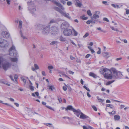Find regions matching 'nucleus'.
Here are the masks:
<instances>
[{
  "label": "nucleus",
  "instance_id": "obj_26",
  "mask_svg": "<svg viewBox=\"0 0 129 129\" xmlns=\"http://www.w3.org/2000/svg\"><path fill=\"white\" fill-rule=\"evenodd\" d=\"M89 75L90 76H91L93 77L94 78H96V75L94 74L92 72H90L89 73Z\"/></svg>",
  "mask_w": 129,
  "mask_h": 129
},
{
  "label": "nucleus",
  "instance_id": "obj_52",
  "mask_svg": "<svg viewBox=\"0 0 129 129\" xmlns=\"http://www.w3.org/2000/svg\"><path fill=\"white\" fill-rule=\"evenodd\" d=\"M125 107V106L123 105H120V109H121Z\"/></svg>",
  "mask_w": 129,
  "mask_h": 129
},
{
  "label": "nucleus",
  "instance_id": "obj_20",
  "mask_svg": "<svg viewBox=\"0 0 129 129\" xmlns=\"http://www.w3.org/2000/svg\"><path fill=\"white\" fill-rule=\"evenodd\" d=\"M93 20L94 21H97V20H96V19L99 18V16L98 15H96V14H94L93 15Z\"/></svg>",
  "mask_w": 129,
  "mask_h": 129
},
{
  "label": "nucleus",
  "instance_id": "obj_63",
  "mask_svg": "<svg viewBox=\"0 0 129 129\" xmlns=\"http://www.w3.org/2000/svg\"><path fill=\"white\" fill-rule=\"evenodd\" d=\"M69 73L70 74H73L74 73V72H73L71 71H69Z\"/></svg>",
  "mask_w": 129,
  "mask_h": 129
},
{
  "label": "nucleus",
  "instance_id": "obj_3",
  "mask_svg": "<svg viewBox=\"0 0 129 129\" xmlns=\"http://www.w3.org/2000/svg\"><path fill=\"white\" fill-rule=\"evenodd\" d=\"M28 5V10L32 13L33 15L35 16L36 14L35 12L36 11V7L34 5V3L31 1L28 2L27 3Z\"/></svg>",
  "mask_w": 129,
  "mask_h": 129
},
{
  "label": "nucleus",
  "instance_id": "obj_16",
  "mask_svg": "<svg viewBox=\"0 0 129 129\" xmlns=\"http://www.w3.org/2000/svg\"><path fill=\"white\" fill-rule=\"evenodd\" d=\"M66 110H71L73 111V112L75 111L78 112V111H76V110L73 108L72 106L71 105L68 106L67 108H66Z\"/></svg>",
  "mask_w": 129,
  "mask_h": 129
},
{
  "label": "nucleus",
  "instance_id": "obj_59",
  "mask_svg": "<svg viewBox=\"0 0 129 129\" xmlns=\"http://www.w3.org/2000/svg\"><path fill=\"white\" fill-rule=\"evenodd\" d=\"M90 54H87L85 56V58H88L89 56H90Z\"/></svg>",
  "mask_w": 129,
  "mask_h": 129
},
{
  "label": "nucleus",
  "instance_id": "obj_14",
  "mask_svg": "<svg viewBox=\"0 0 129 129\" xmlns=\"http://www.w3.org/2000/svg\"><path fill=\"white\" fill-rule=\"evenodd\" d=\"M43 25L41 24H37L35 25V27L36 29L40 30L43 28Z\"/></svg>",
  "mask_w": 129,
  "mask_h": 129
},
{
  "label": "nucleus",
  "instance_id": "obj_33",
  "mask_svg": "<svg viewBox=\"0 0 129 129\" xmlns=\"http://www.w3.org/2000/svg\"><path fill=\"white\" fill-rule=\"evenodd\" d=\"M107 107H109L111 108L112 109H113L114 108V106L113 105L111 104H109L107 105Z\"/></svg>",
  "mask_w": 129,
  "mask_h": 129
},
{
  "label": "nucleus",
  "instance_id": "obj_29",
  "mask_svg": "<svg viewBox=\"0 0 129 129\" xmlns=\"http://www.w3.org/2000/svg\"><path fill=\"white\" fill-rule=\"evenodd\" d=\"M10 59L11 61L13 62H16L17 61V58H11Z\"/></svg>",
  "mask_w": 129,
  "mask_h": 129
},
{
  "label": "nucleus",
  "instance_id": "obj_30",
  "mask_svg": "<svg viewBox=\"0 0 129 129\" xmlns=\"http://www.w3.org/2000/svg\"><path fill=\"white\" fill-rule=\"evenodd\" d=\"M48 87H49V89L51 90V91H52L53 89H55V88L53 86H48Z\"/></svg>",
  "mask_w": 129,
  "mask_h": 129
},
{
  "label": "nucleus",
  "instance_id": "obj_27",
  "mask_svg": "<svg viewBox=\"0 0 129 129\" xmlns=\"http://www.w3.org/2000/svg\"><path fill=\"white\" fill-rule=\"evenodd\" d=\"M115 81L114 80L108 82L106 84V85H110L113 82Z\"/></svg>",
  "mask_w": 129,
  "mask_h": 129
},
{
  "label": "nucleus",
  "instance_id": "obj_57",
  "mask_svg": "<svg viewBox=\"0 0 129 129\" xmlns=\"http://www.w3.org/2000/svg\"><path fill=\"white\" fill-rule=\"evenodd\" d=\"M11 0H6L7 2V3L8 4H10V2Z\"/></svg>",
  "mask_w": 129,
  "mask_h": 129
},
{
  "label": "nucleus",
  "instance_id": "obj_8",
  "mask_svg": "<svg viewBox=\"0 0 129 129\" xmlns=\"http://www.w3.org/2000/svg\"><path fill=\"white\" fill-rule=\"evenodd\" d=\"M50 32V25H48L45 27H43L42 31V33L43 34L47 35Z\"/></svg>",
  "mask_w": 129,
  "mask_h": 129
},
{
  "label": "nucleus",
  "instance_id": "obj_32",
  "mask_svg": "<svg viewBox=\"0 0 129 129\" xmlns=\"http://www.w3.org/2000/svg\"><path fill=\"white\" fill-rule=\"evenodd\" d=\"M97 98L99 101V102H103L104 101V100H103L101 99L100 98L99 96H97Z\"/></svg>",
  "mask_w": 129,
  "mask_h": 129
},
{
  "label": "nucleus",
  "instance_id": "obj_25",
  "mask_svg": "<svg viewBox=\"0 0 129 129\" xmlns=\"http://www.w3.org/2000/svg\"><path fill=\"white\" fill-rule=\"evenodd\" d=\"M57 22V21L56 19H53L51 20L50 22V23H56Z\"/></svg>",
  "mask_w": 129,
  "mask_h": 129
},
{
  "label": "nucleus",
  "instance_id": "obj_12",
  "mask_svg": "<svg viewBox=\"0 0 129 129\" xmlns=\"http://www.w3.org/2000/svg\"><path fill=\"white\" fill-rule=\"evenodd\" d=\"M69 24L67 22H65L62 23L61 26L62 29H67V28L69 27Z\"/></svg>",
  "mask_w": 129,
  "mask_h": 129
},
{
  "label": "nucleus",
  "instance_id": "obj_39",
  "mask_svg": "<svg viewBox=\"0 0 129 129\" xmlns=\"http://www.w3.org/2000/svg\"><path fill=\"white\" fill-rule=\"evenodd\" d=\"M21 79L23 81L24 83L25 84L26 82V80L24 79L23 77H21Z\"/></svg>",
  "mask_w": 129,
  "mask_h": 129
},
{
  "label": "nucleus",
  "instance_id": "obj_19",
  "mask_svg": "<svg viewBox=\"0 0 129 129\" xmlns=\"http://www.w3.org/2000/svg\"><path fill=\"white\" fill-rule=\"evenodd\" d=\"M75 5L76 6L80 8L82 6V4L79 1L77 2H76L75 4Z\"/></svg>",
  "mask_w": 129,
  "mask_h": 129
},
{
  "label": "nucleus",
  "instance_id": "obj_42",
  "mask_svg": "<svg viewBox=\"0 0 129 129\" xmlns=\"http://www.w3.org/2000/svg\"><path fill=\"white\" fill-rule=\"evenodd\" d=\"M98 49H99V50L97 52V53L98 54H100L101 53V49L99 47H98Z\"/></svg>",
  "mask_w": 129,
  "mask_h": 129
},
{
  "label": "nucleus",
  "instance_id": "obj_34",
  "mask_svg": "<svg viewBox=\"0 0 129 129\" xmlns=\"http://www.w3.org/2000/svg\"><path fill=\"white\" fill-rule=\"evenodd\" d=\"M92 108H93V110L95 111H97V109L96 108V107L94 105H92L91 106Z\"/></svg>",
  "mask_w": 129,
  "mask_h": 129
},
{
  "label": "nucleus",
  "instance_id": "obj_58",
  "mask_svg": "<svg viewBox=\"0 0 129 129\" xmlns=\"http://www.w3.org/2000/svg\"><path fill=\"white\" fill-rule=\"evenodd\" d=\"M70 59L71 60H73L75 58L73 57L72 56L70 55Z\"/></svg>",
  "mask_w": 129,
  "mask_h": 129
},
{
  "label": "nucleus",
  "instance_id": "obj_46",
  "mask_svg": "<svg viewBox=\"0 0 129 129\" xmlns=\"http://www.w3.org/2000/svg\"><path fill=\"white\" fill-rule=\"evenodd\" d=\"M48 68L49 70H50V69H53V67L52 66H49Z\"/></svg>",
  "mask_w": 129,
  "mask_h": 129
},
{
  "label": "nucleus",
  "instance_id": "obj_21",
  "mask_svg": "<svg viewBox=\"0 0 129 129\" xmlns=\"http://www.w3.org/2000/svg\"><path fill=\"white\" fill-rule=\"evenodd\" d=\"M102 54L103 56L104 57H110V56L109 55L108 53V52L103 53Z\"/></svg>",
  "mask_w": 129,
  "mask_h": 129
},
{
  "label": "nucleus",
  "instance_id": "obj_38",
  "mask_svg": "<svg viewBox=\"0 0 129 129\" xmlns=\"http://www.w3.org/2000/svg\"><path fill=\"white\" fill-rule=\"evenodd\" d=\"M83 87L86 90H87L88 91H90V89L88 88L86 86L84 85L83 86Z\"/></svg>",
  "mask_w": 129,
  "mask_h": 129
},
{
  "label": "nucleus",
  "instance_id": "obj_17",
  "mask_svg": "<svg viewBox=\"0 0 129 129\" xmlns=\"http://www.w3.org/2000/svg\"><path fill=\"white\" fill-rule=\"evenodd\" d=\"M81 114L80 115V118L82 119H87L89 117L88 116L84 114L82 112Z\"/></svg>",
  "mask_w": 129,
  "mask_h": 129
},
{
  "label": "nucleus",
  "instance_id": "obj_37",
  "mask_svg": "<svg viewBox=\"0 0 129 129\" xmlns=\"http://www.w3.org/2000/svg\"><path fill=\"white\" fill-rule=\"evenodd\" d=\"M72 4V3L71 2H70V1L68 2L67 3V4L68 6L71 5Z\"/></svg>",
  "mask_w": 129,
  "mask_h": 129
},
{
  "label": "nucleus",
  "instance_id": "obj_2",
  "mask_svg": "<svg viewBox=\"0 0 129 129\" xmlns=\"http://www.w3.org/2000/svg\"><path fill=\"white\" fill-rule=\"evenodd\" d=\"M11 65V63L7 61L2 56L0 57V68L2 66L4 70L6 71L10 67Z\"/></svg>",
  "mask_w": 129,
  "mask_h": 129
},
{
  "label": "nucleus",
  "instance_id": "obj_28",
  "mask_svg": "<svg viewBox=\"0 0 129 129\" xmlns=\"http://www.w3.org/2000/svg\"><path fill=\"white\" fill-rule=\"evenodd\" d=\"M96 29H97L98 30H101V32L104 33H105L107 32V31H106L104 30H102L101 28L100 27H98Z\"/></svg>",
  "mask_w": 129,
  "mask_h": 129
},
{
  "label": "nucleus",
  "instance_id": "obj_11",
  "mask_svg": "<svg viewBox=\"0 0 129 129\" xmlns=\"http://www.w3.org/2000/svg\"><path fill=\"white\" fill-rule=\"evenodd\" d=\"M22 21L20 20L19 21V27L20 28V34L21 35V37L23 38V39H26V38L24 36H23L22 33V32L21 31V29L22 28Z\"/></svg>",
  "mask_w": 129,
  "mask_h": 129
},
{
  "label": "nucleus",
  "instance_id": "obj_36",
  "mask_svg": "<svg viewBox=\"0 0 129 129\" xmlns=\"http://www.w3.org/2000/svg\"><path fill=\"white\" fill-rule=\"evenodd\" d=\"M29 88L30 89L31 91H33L34 90V87L31 85L29 86Z\"/></svg>",
  "mask_w": 129,
  "mask_h": 129
},
{
  "label": "nucleus",
  "instance_id": "obj_5",
  "mask_svg": "<svg viewBox=\"0 0 129 129\" xmlns=\"http://www.w3.org/2000/svg\"><path fill=\"white\" fill-rule=\"evenodd\" d=\"M112 70L113 73V76L115 77L116 78H121L123 76L121 72H117V70L114 68H112Z\"/></svg>",
  "mask_w": 129,
  "mask_h": 129
},
{
  "label": "nucleus",
  "instance_id": "obj_4",
  "mask_svg": "<svg viewBox=\"0 0 129 129\" xmlns=\"http://www.w3.org/2000/svg\"><path fill=\"white\" fill-rule=\"evenodd\" d=\"M103 71L106 73L104 74V77L107 79H111L112 78V76L111 75L112 72L111 70L106 68L103 69Z\"/></svg>",
  "mask_w": 129,
  "mask_h": 129
},
{
  "label": "nucleus",
  "instance_id": "obj_7",
  "mask_svg": "<svg viewBox=\"0 0 129 129\" xmlns=\"http://www.w3.org/2000/svg\"><path fill=\"white\" fill-rule=\"evenodd\" d=\"M8 46V43L7 41L2 39L0 38V46L2 47H6Z\"/></svg>",
  "mask_w": 129,
  "mask_h": 129
},
{
  "label": "nucleus",
  "instance_id": "obj_40",
  "mask_svg": "<svg viewBox=\"0 0 129 129\" xmlns=\"http://www.w3.org/2000/svg\"><path fill=\"white\" fill-rule=\"evenodd\" d=\"M89 35V34L88 33H86L83 36V37L85 38L87 37Z\"/></svg>",
  "mask_w": 129,
  "mask_h": 129
},
{
  "label": "nucleus",
  "instance_id": "obj_44",
  "mask_svg": "<svg viewBox=\"0 0 129 129\" xmlns=\"http://www.w3.org/2000/svg\"><path fill=\"white\" fill-rule=\"evenodd\" d=\"M60 2L63 5H64L66 3V2L64 0H60Z\"/></svg>",
  "mask_w": 129,
  "mask_h": 129
},
{
  "label": "nucleus",
  "instance_id": "obj_53",
  "mask_svg": "<svg viewBox=\"0 0 129 129\" xmlns=\"http://www.w3.org/2000/svg\"><path fill=\"white\" fill-rule=\"evenodd\" d=\"M8 99L9 100H10L11 101L14 102V100L12 98H8Z\"/></svg>",
  "mask_w": 129,
  "mask_h": 129
},
{
  "label": "nucleus",
  "instance_id": "obj_1",
  "mask_svg": "<svg viewBox=\"0 0 129 129\" xmlns=\"http://www.w3.org/2000/svg\"><path fill=\"white\" fill-rule=\"evenodd\" d=\"M52 2L57 6L59 8L57 7H55L54 9L56 11L59 12L62 15L68 19H70L71 17L70 16L69 14L68 13H66L65 11H63L62 10H64L65 8L59 2H57L56 1L53 0L52 1Z\"/></svg>",
  "mask_w": 129,
  "mask_h": 129
},
{
  "label": "nucleus",
  "instance_id": "obj_60",
  "mask_svg": "<svg viewBox=\"0 0 129 129\" xmlns=\"http://www.w3.org/2000/svg\"><path fill=\"white\" fill-rule=\"evenodd\" d=\"M14 104L17 107H18L19 106V104L18 103H14Z\"/></svg>",
  "mask_w": 129,
  "mask_h": 129
},
{
  "label": "nucleus",
  "instance_id": "obj_50",
  "mask_svg": "<svg viewBox=\"0 0 129 129\" xmlns=\"http://www.w3.org/2000/svg\"><path fill=\"white\" fill-rule=\"evenodd\" d=\"M58 99L59 102L61 103L62 101L61 99V98H60L59 97H58Z\"/></svg>",
  "mask_w": 129,
  "mask_h": 129
},
{
  "label": "nucleus",
  "instance_id": "obj_64",
  "mask_svg": "<svg viewBox=\"0 0 129 129\" xmlns=\"http://www.w3.org/2000/svg\"><path fill=\"white\" fill-rule=\"evenodd\" d=\"M88 129H93L92 127L89 126H88Z\"/></svg>",
  "mask_w": 129,
  "mask_h": 129
},
{
  "label": "nucleus",
  "instance_id": "obj_15",
  "mask_svg": "<svg viewBox=\"0 0 129 129\" xmlns=\"http://www.w3.org/2000/svg\"><path fill=\"white\" fill-rule=\"evenodd\" d=\"M9 77L11 79V80L13 81L15 83L17 84V79L18 78V76L15 74L14 76V79L15 80H14V79H13L12 76L10 75L9 76Z\"/></svg>",
  "mask_w": 129,
  "mask_h": 129
},
{
  "label": "nucleus",
  "instance_id": "obj_23",
  "mask_svg": "<svg viewBox=\"0 0 129 129\" xmlns=\"http://www.w3.org/2000/svg\"><path fill=\"white\" fill-rule=\"evenodd\" d=\"M111 6L115 8L119 9L120 8L119 7V6L116 4H112Z\"/></svg>",
  "mask_w": 129,
  "mask_h": 129
},
{
  "label": "nucleus",
  "instance_id": "obj_10",
  "mask_svg": "<svg viewBox=\"0 0 129 129\" xmlns=\"http://www.w3.org/2000/svg\"><path fill=\"white\" fill-rule=\"evenodd\" d=\"M64 35L65 36H68L71 35L72 33L71 30L69 29H66L63 31Z\"/></svg>",
  "mask_w": 129,
  "mask_h": 129
},
{
  "label": "nucleus",
  "instance_id": "obj_62",
  "mask_svg": "<svg viewBox=\"0 0 129 129\" xmlns=\"http://www.w3.org/2000/svg\"><path fill=\"white\" fill-rule=\"evenodd\" d=\"M42 75L44 76H45L46 75L45 74V72L44 71H42Z\"/></svg>",
  "mask_w": 129,
  "mask_h": 129
},
{
  "label": "nucleus",
  "instance_id": "obj_55",
  "mask_svg": "<svg viewBox=\"0 0 129 129\" xmlns=\"http://www.w3.org/2000/svg\"><path fill=\"white\" fill-rule=\"evenodd\" d=\"M48 125H50L49 126L50 127H52V126H51L52 125V124H51V123H48L46 124V125L47 126H49Z\"/></svg>",
  "mask_w": 129,
  "mask_h": 129
},
{
  "label": "nucleus",
  "instance_id": "obj_51",
  "mask_svg": "<svg viewBox=\"0 0 129 129\" xmlns=\"http://www.w3.org/2000/svg\"><path fill=\"white\" fill-rule=\"evenodd\" d=\"M126 13L127 14H129V10L126 9Z\"/></svg>",
  "mask_w": 129,
  "mask_h": 129
},
{
  "label": "nucleus",
  "instance_id": "obj_61",
  "mask_svg": "<svg viewBox=\"0 0 129 129\" xmlns=\"http://www.w3.org/2000/svg\"><path fill=\"white\" fill-rule=\"evenodd\" d=\"M83 129H88V127H87L86 126H83Z\"/></svg>",
  "mask_w": 129,
  "mask_h": 129
},
{
  "label": "nucleus",
  "instance_id": "obj_24",
  "mask_svg": "<svg viewBox=\"0 0 129 129\" xmlns=\"http://www.w3.org/2000/svg\"><path fill=\"white\" fill-rule=\"evenodd\" d=\"M114 119L115 120H118L120 119V117L118 115H115L114 116Z\"/></svg>",
  "mask_w": 129,
  "mask_h": 129
},
{
  "label": "nucleus",
  "instance_id": "obj_48",
  "mask_svg": "<svg viewBox=\"0 0 129 129\" xmlns=\"http://www.w3.org/2000/svg\"><path fill=\"white\" fill-rule=\"evenodd\" d=\"M73 31L74 33V36H77V35L78 33L74 29H73Z\"/></svg>",
  "mask_w": 129,
  "mask_h": 129
},
{
  "label": "nucleus",
  "instance_id": "obj_31",
  "mask_svg": "<svg viewBox=\"0 0 129 129\" xmlns=\"http://www.w3.org/2000/svg\"><path fill=\"white\" fill-rule=\"evenodd\" d=\"M87 14L90 16H91L92 15L91 12L89 10L87 11Z\"/></svg>",
  "mask_w": 129,
  "mask_h": 129
},
{
  "label": "nucleus",
  "instance_id": "obj_22",
  "mask_svg": "<svg viewBox=\"0 0 129 129\" xmlns=\"http://www.w3.org/2000/svg\"><path fill=\"white\" fill-rule=\"evenodd\" d=\"M59 40L60 41L62 42H65L66 41V39L63 37L62 36L60 37Z\"/></svg>",
  "mask_w": 129,
  "mask_h": 129
},
{
  "label": "nucleus",
  "instance_id": "obj_56",
  "mask_svg": "<svg viewBox=\"0 0 129 129\" xmlns=\"http://www.w3.org/2000/svg\"><path fill=\"white\" fill-rule=\"evenodd\" d=\"M63 89L64 91H66L67 90V88L66 86H64L63 87Z\"/></svg>",
  "mask_w": 129,
  "mask_h": 129
},
{
  "label": "nucleus",
  "instance_id": "obj_9",
  "mask_svg": "<svg viewBox=\"0 0 129 129\" xmlns=\"http://www.w3.org/2000/svg\"><path fill=\"white\" fill-rule=\"evenodd\" d=\"M58 27L55 26H53L51 27L50 32L52 35H55L58 33Z\"/></svg>",
  "mask_w": 129,
  "mask_h": 129
},
{
  "label": "nucleus",
  "instance_id": "obj_6",
  "mask_svg": "<svg viewBox=\"0 0 129 129\" xmlns=\"http://www.w3.org/2000/svg\"><path fill=\"white\" fill-rule=\"evenodd\" d=\"M9 55L11 56H14V57L17 56V54L16 50L14 46L13 45L9 49Z\"/></svg>",
  "mask_w": 129,
  "mask_h": 129
},
{
  "label": "nucleus",
  "instance_id": "obj_35",
  "mask_svg": "<svg viewBox=\"0 0 129 129\" xmlns=\"http://www.w3.org/2000/svg\"><path fill=\"white\" fill-rule=\"evenodd\" d=\"M81 18L83 20H86L87 19L88 17H84V16H81Z\"/></svg>",
  "mask_w": 129,
  "mask_h": 129
},
{
  "label": "nucleus",
  "instance_id": "obj_18",
  "mask_svg": "<svg viewBox=\"0 0 129 129\" xmlns=\"http://www.w3.org/2000/svg\"><path fill=\"white\" fill-rule=\"evenodd\" d=\"M76 111H78V112L75 111L74 112V114H76L77 117H78L79 116L80 114V115H81V113H82V112L79 109L76 110Z\"/></svg>",
  "mask_w": 129,
  "mask_h": 129
},
{
  "label": "nucleus",
  "instance_id": "obj_43",
  "mask_svg": "<svg viewBox=\"0 0 129 129\" xmlns=\"http://www.w3.org/2000/svg\"><path fill=\"white\" fill-rule=\"evenodd\" d=\"M46 107L51 110L54 111V110L52 107L50 106L46 105Z\"/></svg>",
  "mask_w": 129,
  "mask_h": 129
},
{
  "label": "nucleus",
  "instance_id": "obj_54",
  "mask_svg": "<svg viewBox=\"0 0 129 129\" xmlns=\"http://www.w3.org/2000/svg\"><path fill=\"white\" fill-rule=\"evenodd\" d=\"M35 94L36 95L37 97L39 95V93L38 92H35Z\"/></svg>",
  "mask_w": 129,
  "mask_h": 129
},
{
  "label": "nucleus",
  "instance_id": "obj_45",
  "mask_svg": "<svg viewBox=\"0 0 129 129\" xmlns=\"http://www.w3.org/2000/svg\"><path fill=\"white\" fill-rule=\"evenodd\" d=\"M104 20L107 22H109V20L107 18L105 17L103 18Z\"/></svg>",
  "mask_w": 129,
  "mask_h": 129
},
{
  "label": "nucleus",
  "instance_id": "obj_41",
  "mask_svg": "<svg viewBox=\"0 0 129 129\" xmlns=\"http://www.w3.org/2000/svg\"><path fill=\"white\" fill-rule=\"evenodd\" d=\"M34 66L36 69L37 70L39 69V67L37 64H35Z\"/></svg>",
  "mask_w": 129,
  "mask_h": 129
},
{
  "label": "nucleus",
  "instance_id": "obj_13",
  "mask_svg": "<svg viewBox=\"0 0 129 129\" xmlns=\"http://www.w3.org/2000/svg\"><path fill=\"white\" fill-rule=\"evenodd\" d=\"M2 35L4 37L6 38H8L10 36L9 33L6 31H3L2 33Z\"/></svg>",
  "mask_w": 129,
  "mask_h": 129
},
{
  "label": "nucleus",
  "instance_id": "obj_49",
  "mask_svg": "<svg viewBox=\"0 0 129 129\" xmlns=\"http://www.w3.org/2000/svg\"><path fill=\"white\" fill-rule=\"evenodd\" d=\"M57 42L56 41H53L51 42L50 43V44L51 45H54L55 44H56Z\"/></svg>",
  "mask_w": 129,
  "mask_h": 129
},
{
  "label": "nucleus",
  "instance_id": "obj_47",
  "mask_svg": "<svg viewBox=\"0 0 129 129\" xmlns=\"http://www.w3.org/2000/svg\"><path fill=\"white\" fill-rule=\"evenodd\" d=\"M92 21H91V20H88L86 22V23L88 24H89L90 23H91Z\"/></svg>",
  "mask_w": 129,
  "mask_h": 129
}]
</instances>
